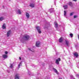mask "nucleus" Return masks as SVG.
<instances>
[{"label": "nucleus", "instance_id": "nucleus-34", "mask_svg": "<svg viewBox=\"0 0 79 79\" xmlns=\"http://www.w3.org/2000/svg\"><path fill=\"white\" fill-rule=\"evenodd\" d=\"M21 42H23V41H22V40H21Z\"/></svg>", "mask_w": 79, "mask_h": 79}, {"label": "nucleus", "instance_id": "nucleus-17", "mask_svg": "<svg viewBox=\"0 0 79 79\" xmlns=\"http://www.w3.org/2000/svg\"><path fill=\"white\" fill-rule=\"evenodd\" d=\"M63 38H60L59 39V42H63Z\"/></svg>", "mask_w": 79, "mask_h": 79}, {"label": "nucleus", "instance_id": "nucleus-30", "mask_svg": "<svg viewBox=\"0 0 79 79\" xmlns=\"http://www.w3.org/2000/svg\"><path fill=\"white\" fill-rule=\"evenodd\" d=\"M73 1H74V2H76L77 1V0H73Z\"/></svg>", "mask_w": 79, "mask_h": 79}, {"label": "nucleus", "instance_id": "nucleus-24", "mask_svg": "<svg viewBox=\"0 0 79 79\" xmlns=\"http://www.w3.org/2000/svg\"><path fill=\"white\" fill-rule=\"evenodd\" d=\"M64 16H65L66 15V10H64Z\"/></svg>", "mask_w": 79, "mask_h": 79}, {"label": "nucleus", "instance_id": "nucleus-16", "mask_svg": "<svg viewBox=\"0 0 79 79\" xmlns=\"http://www.w3.org/2000/svg\"><path fill=\"white\" fill-rule=\"evenodd\" d=\"M64 10H66V9H67L68 8V5H65L64 6Z\"/></svg>", "mask_w": 79, "mask_h": 79}, {"label": "nucleus", "instance_id": "nucleus-7", "mask_svg": "<svg viewBox=\"0 0 79 79\" xmlns=\"http://www.w3.org/2000/svg\"><path fill=\"white\" fill-rule=\"evenodd\" d=\"M36 46L38 47L40 46V42L37 41L36 43Z\"/></svg>", "mask_w": 79, "mask_h": 79}, {"label": "nucleus", "instance_id": "nucleus-20", "mask_svg": "<svg viewBox=\"0 0 79 79\" xmlns=\"http://www.w3.org/2000/svg\"><path fill=\"white\" fill-rule=\"evenodd\" d=\"M68 4L69 5V6H73V3H72V2H70Z\"/></svg>", "mask_w": 79, "mask_h": 79}, {"label": "nucleus", "instance_id": "nucleus-32", "mask_svg": "<svg viewBox=\"0 0 79 79\" xmlns=\"http://www.w3.org/2000/svg\"><path fill=\"white\" fill-rule=\"evenodd\" d=\"M71 78L73 77V76H71Z\"/></svg>", "mask_w": 79, "mask_h": 79}, {"label": "nucleus", "instance_id": "nucleus-1", "mask_svg": "<svg viewBox=\"0 0 79 79\" xmlns=\"http://www.w3.org/2000/svg\"><path fill=\"white\" fill-rule=\"evenodd\" d=\"M30 37L29 35H26L23 36V37L22 38V40H27L29 39Z\"/></svg>", "mask_w": 79, "mask_h": 79}, {"label": "nucleus", "instance_id": "nucleus-23", "mask_svg": "<svg viewBox=\"0 0 79 79\" xmlns=\"http://www.w3.org/2000/svg\"><path fill=\"white\" fill-rule=\"evenodd\" d=\"M3 17H0V21H3Z\"/></svg>", "mask_w": 79, "mask_h": 79}, {"label": "nucleus", "instance_id": "nucleus-35", "mask_svg": "<svg viewBox=\"0 0 79 79\" xmlns=\"http://www.w3.org/2000/svg\"><path fill=\"white\" fill-rule=\"evenodd\" d=\"M73 79H74V78H73Z\"/></svg>", "mask_w": 79, "mask_h": 79}, {"label": "nucleus", "instance_id": "nucleus-8", "mask_svg": "<svg viewBox=\"0 0 79 79\" xmlns=\"http://www.w3.org/2000/svg\"><path fill=\"white\" fill-rule=\"evenodd\" d=\"M19 74H16L15 77V79H19Z\"/></svg>", "mask_w": 79, "mask_h": 79}, {"label": "nucleus", "instance_id": "nucleus-5", "mask_svg": "<svg viewBox=\"0 0 79 79\" xmlns=\"http://www.w3.org/2000/svg\"><path fill=\"white\" fill-rule=\"evenodd\" d=\"M65 43L67 47L69 45V42L68 40H65Z\"/></svg>", "mask_w": 79, "mask_h": 79}, {"label": "nucleus", "instance_id": "nucleus-25", "mask_svg": "<svg viewBox=\"0 0 79 79\" xmlns=\"http://www.w3.org/2000/svg\"><path fill=\"white\" fill-rule=\"evenodd\" d=\"M73 14H74V13L73 12L71 13L70 14V16H72V15H73Z\"/></svg>", "mask_w": 79, "mask_h": 79}, {"label": "nucleus", "instance_id": "nucleus-19", "mask_svg": "<svg viewBox=\"0 0 79 79\" xmlns=\"http://www.w3.org/2000/svg\"><path fill=\"white\" fill-rule=\"evenodd\" d=\"M28 49L29 50H31V52H34L35 51L34 50L32 49L31 48H28Z\"/></svg>", "mask_w": 79, "mask_h": 79}, {"label": "nucleus", "instance_id": "nucleus-21", "mask_svg": "<svg viewBox=\"0 0 79 79\" xmlns=\"http://www.w3.org/2000/svg\"><path fill=\"white\" fill-rule=\"evenodd\" d=\"M55 25V27L56 28H57V27H58V24H57L56 23H54Z\"/></svg>", "mask_w": 79, "mask_h": 79}, {"label": "nucleus", "instance_id": "nucleus-9", "mask_svg": "<svg viewBox=\"0 0 79 79\" xmlns=\"http://www.w3.org/2000/svg\"><path fill=\"white\" fill-rule=\"evenodd\" d=\"M17 12L19 15H21V10L20 9H18L17 10Z\"/></svg>", "mask_w": 79, "mask_h": 79}, {"label": "nucleus", "instance_id": "nucleus-29", "mask_svg": "<svg viewBox=\"0 0 79 79\" xmlns=\"http://www.w3.org/2000/svg\"><path fill=\"white\" fill-rule=\"evenodd\" d=\"M76 76H77V77H78L79 75L78 74H76Z\"/></svg>", "mask_w": 79, "mask_h": 79}, {"label": "nucleus", "instance_id": "nucleus-12", "mask_svg": "<svg viewBox=\"0 0 79 79\" xmlns=\"http://www.w3.org/2000/svg\"><path fill=\"white\" fill-rule=\"evenodd\" d=\"M49 11L50 12V13H53V12H54V9H51L49 10Z\"/></svg>", "mask_w": 79, "mask_h": 79}, {"label": "nucleus", "instance_id": "nucleus-15", "mask_svg": "<svg viewBox=\"0 0 79 79\" xmlns=\"http://www.w3.org/2000/svg\"><path fill=\"white\" fill-rule=\"evenodd\" d=\"M30 6L31 7H32V8H34V5L33 4H30Z\"/></svg>", "mask_w": 79, "mask_h": 79}, {"label": "nucleus", "instance_id": "nucleus-28", "mask_svg": "<svg viewBox=\"0 0 79 79\" xmlns=\"http://www.w3.org/2000/svg\"><path fill=\"white\" fill-rule=\"evenodd\" d=\"M76 17H77V16H76V15H74V18H76Z\"/></svg>", "mask_w": 79, "mask_h": 79}, {"label": "nucleus", "instance_id": "nucleus-4", "mask_svg": "<svg viewBox=\"0 0 79 79\" xmlns=\"http://www.w3.org/2000/svg\"><path fill=\"white\" fill-rule=\"evenodd\" d=\"M61 61V59L60 58H58L56 60V63L57 64H59V61Z\"/></svg>", "mask_w": 79, "mask_h": 79}, {"label": "nucleus", "instance_id": "nucleus-22", "mask_svg": "<svg viewBox=\"0 0 79 79\" xmlns=\"http://www.w3.org/2000/svg\"><path fill=\"white\" fill-rule=\"evenodd\" d=\"M10 68L13 69V64H11L10 66Z\"/></svg>", "mask_w": 79, "mask_h": 79}, {"label": "nucleus", "instance_id": "nucleus-31", "mask_svg": "<svg viewBox=\"0 0 79 79\" xmlns=\"http://www.w3.org/2000/svg\"><path fill=\"white\" fill-rule=\"evenodd\" d=\"M19 60H21V57H19Z\"/></svg>", "mask_w": 79, "mask_h": 79}, {"label": "nucleus", "instance_id": "nucleus-27", "mask_svg": "<svg viewBox=\"0 0 79 79\" xmlns=\"http://www.w3.org/2000/svg\"><path fill=\"white\" fill-rule=\"evenodd\" d=\"M5 54H8V52L6 51L5 52Z\"/></svg>", "mask_w": 79, "mask_h": 79}, {"label": "nucleus", "instance_id": "nucleus-13", "mask_svg": "<svg viewBox=\"0 0 79 79\" xmlns=\"http://www.w3.org/2000/svg\"><path fill=\"white\" fill-rule=\"evenodd\" d=\"M3 57L4 58H8V56L7 55L5 54L3 55Z\"/></svg>", "mask_w": 79, "mask_h": 79}, {"label": "nucleus", "instance_id": "nucleus-26", "mask_svg": "<svg viewBox=\"0 0 79 79\" xmlns=\"http://www.w3.org/2000/svg\"><path fill=\"white\" fill-rule=\"evenodd\" d=\"M70 36H71V37H73V34L70 33Z\"/></svg>", "mask_w": 79, "mask_h": 79}, {"label": "nucleus", "instance_id": "nucleus-18", "mask_svg": "<svg viewBox=\"0 0 79 79\" xmlns=\"http://www.w3.org/2000/svg\"><path fill=\"white\" fill-rule=\"evenodd\" d=\"M22 66V62H20L19 64L18 65L19 68H20V66Z\"/></svg>", "mask_w": 79, "mask_h": 79}, {"label": "nucleus", "instance_id": "nucleus-2", "mask_svg": "<svg viewBox=\"0 0 79 79\" xmlns=\"http://www.w3.org/2000/svg\"><path fill=\"white\" fill-rule=\"evenodd\" d=\"M36 29L38 31V32L39 34H41L42 33V31L40 30V27L39 26H37L36 27Z\"/></svg>", "mask_w": 79, "mask_h": 79}, {"label": "nucleus", "instance_id": "nucleus-10", "mask_svg": "<svg viewBox=\"0 0 79 79\" xmlns=\"http://www.w3.org/2000/svg\"><path fill=\"white\" fill-rule=\"evenodd\" d=\"M53 69L54 71H55V72L57 74H58V72L57 70L53 68Z\"/></svg>", "mask_w": 79, "mask_h": 79}, {"label": "nucleus", "instance_id": "nucleus-14", "mask_svg": "<svg viewBox=\"0 0 79 79\" xmlns=\"http://www.w3.org/2000/svg\"><path fill=\"white\" fill-rule=\"evenodd\" d=\"M2 28L3 29H6V25H5V24H4L2 25Z\"/></svg>", "mask_w": 79, "mask_h": 79}, {"label": "nucleus", "instance_id": "nucleus-11", "mask_svg": "<svg viewBox=\"0 0 79 79\" xmlns=\"http://www.w3.org/2000/svg\"><path fill=\"white\" fill-rule=\"evenodd\" d=\"M74 56L76 58L77 57H78V54H77V53H75L74 54Z\"/></svg>", "mask_w": 79, "mask_h": 79}, {"label": "nucleus", "instance_id": "nucleus-3", "mask_svg": "<svg viewBox=\"0 0 79 79\" xmlns=\"http://www.w3.org/2000/svg\"><path fill=\"white\" fill-rule=\"evenodd\" d=\"M11 30H9L7 32V37H9L10 35H11Z\"/></svg>", "mask_w": 79, "mask_h": 79}, {"label": "nucleus", "instance_id": "nucleus-33", "mask_svg": "<svg viewBox=\"0 0 79 79\" xmlns=\"http://www.w3.org/2000/svg\"><path fill=\"white\" fill-rule=\"evenodd\" d=\"M59 79H61V78H59Z\"/></svg>", "mask_w": 79, "mask_h": 79}, {"label": "nucleus", "instance_id": "nucleus-6", "mask_svg": "<svg viewBox=\"0 0 79 79\" xmlns=\"http://www.w3.org/2000/svg\"><path fill=\"white\" fill-rule=\"evenodd\" d=\"M26 17H27V18L28 19V18H29V17H30V15H29V14L26 13Z\"/></svg>", "mask_w": 79, "mask_h": 79}]
</instances>
